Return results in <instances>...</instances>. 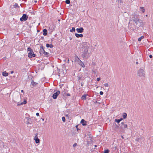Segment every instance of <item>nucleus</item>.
<instances>
[{
  "instance_id": "obj_1",
  "label": "nucleus",
  "mask_w": 153,
  "mask_h": 153,
  "mask_svg": "<svg viewBox=\"0 0 153 153\" xmlns=\"http://www.w3.org/2000/svg\"><path fill=\"white\" fill-rule=\"evenodd\" d=\"M88 47L87 42L84 43L82 44L81 51H82V56L83 58H88L90 56V53H88Z\"/></svg>"
},
{
  "instance_id": "obj_2",
  "label": "nucleus",
  "mask_w": 153,
  "mask_h": 153,
  "mask_svg": "<svg viewBox=\"0 0 153 153\" xmlns=\"http://www.w3.org/2000/svg\"><path fill=\"white\" fill-rule=\"evenodd\" d=\"M144 70L142 69H140L138 71V75L139 76H144L145 74L144 73Z\"/></svg>"
},
{
  "instance_id": "obj_3",
  "label": "nucleus",
  "mask_w": 153,
  "mask_h": 153,
  "mask_svg": "<svg viewBox=\"0 0 153 153\" xmlns=\"http://www.w3.org/2000/svg\"><path fill=\"white\" fill-rule=\"evenodd\" d=\"M113 128L115 131H117L118 128L121 129L123 128V127H121L120 126H119L117 125L115 123H114L113 124Z\"/></svg>"
},
{
  "instance_id": "obj_4",
  "label": "nucleus",
  "mask_w": 153,
  "mask_h": 153,
  "mask_svg": "<svg viewBox=\"0 0 153 153\" xmlns=\"http://www.w3.org/2000/svg\"><path fill=\"white\" fill-rule=\"evenodd\" d=\"M27 16L26 14H24L23 15L22 17L20 18V20L21 21H25L27 19Z\"/></svg>"
},
{
  "instance_id": "obj_5",
  "label": "nucleus",
  "mask_w": 153,
  "mask_h": 153,
  "mask_svg": "<svg viewBox=\"0 0 153 153\" xmlns=\"http://www.w3.org/2000/svg\"><path fill=\"white\" fill-rule=\"evenodd\" d=\"M60 94V91H58L54 93L52 96V97L53 98V99H56L58 96L59 95V94Z\"/></svg>"
},
{
  "instance_id": "obj_6",
  "label": "nucleus",
  "mask_w": 153,
  "mask_h": 153,
  "mask_svg": "<svg viewBox=\"0 0 153 153\" xmlns=\"http://www.w3.org/2000/svg\"><path fill=\"white\" fill-rule=\"evenodd\" d=\"M36 55L33 53V51H30L28 53V56L29 58H31L32 57H35Z\"/></svg>"
},
{
  "instance_id": "obj_7",
  "label": "nucleus",
  "mask_w": 153,
  "mask_h": 153,
  "mask_svg": "<svg viewBox=\"0 0 153 153\" xmlns=\"http://www.w3.org/2000/svg\"><path fill=\"white\" fill-rule=\"evenodd\" d=\"M38 84V83L34 81L31 79V82L30 85V87L31 88H33L34 86Z\"/></svg>"
},
{
  "instance_id": "obj_8",
  "label": "nucleus",
  "mask_w": 153,
  "mask_h": 153,
  "mask_svg": "<svg viewBox=\"0 0 153 153\" xmlns=\"http://www.w3.org/2000/svg\"><path fill=\"white\" fill-rule=\"evenodd\" d=\"M38 134L36 133L34 139L35 140L36 143H38L40 142V140L38 138Z\"/></svg>"
},
{
  "instance_id": "obj_9",
  "label": "nucleus",
  "mask_w": 153,
  "mask_h": 153,
  "mask_svg": "<svg viewBox=\"0 0 153 153\" xmlns=\"http://www.w3.org/2000/svg\"><path fill=\"white\" fill-rule=\"evenodd\" d=\"M92 138L90 136L88 137V140L87 141V145L88 146H89V144H90L92 142Z\"/></svg>"
},
{
  "instance_id": "obj_10",
  "label": "nucleus",
  "mask_w": 153,
  "mask_h": 153,
  "mask_svg": "<svg viewBox=\"0 0 153 153\" xmlns=\"http://www.w3.org/2000/svg\"><path fill=\"white\" fill-rule=\"evenodd\" d=\"M76 30L78 33H82L83 32L84 29L83 27H81L79 28H77Z\"/></svg>"
},
{
  "instance_id": "obj_11",
  "label": "nucleus",
  "mask_w": 153,
  "mask_h": 153,
  "mask_svg": "<svg viewBox=\"0 0 153 153\" xmlns=\"http://www.w3.org/2000/svg\"><path fill=\"white\" fill-rule=\"evenodd\" d=\"M78 62V64L79 65L81 66L83 68L85 67V66L84 64L81 61V60H79Z\"/></svg>"
},
{
  "instance_id": "obj_12",
  "label": "nucleus",
  "mask_w": 153,
  "mask_h": 153,
  "mask_svg": "<svg viewBox=\"0 0 153 153\" xmlns=\"http://www.w3.org/2000/svg\"><path fill=\"white\" fill-rule=\"evenodd\" d=\"M120 124L121 125L120 126L123 127H123H124V128H126L127 127V125L125 124L123 122H122Z\"/></svg>"
},
{
  "instance_id": "obj_13",
  "label": "nucleus",
  "mask_w": 153,
  "mask_h": 153,
  "mask_svg": "<svg viewBox=\"0 0 153 153\" xmlns=\"http://www.w3.org/2000/svg\"><path fill=\"white\" fill-rule=\"evenodd\" d=\"M81 123L83 126H85L86 125V122L84 119H82L81 120Z\"/></svg>"
},
{
  "instance_id": "obj_14",
  "label": "nucleus",
  "mask_w": 153,
  "mask_h": 153,
  "mask_svg": "<svg viewBox=\"0 0 153 153\" xmlns=\"http://www.w3.org/2000/svg\"><path fill=\"white\" fill-rule=\"evenodd\" d=\"M75 35L76 37H82L83 36V35L82 34H79L78 33H75Z\"/></svg>"
},
{
  "instance_id": "obj_15",
  "label": "nucleus",
  "mask_w": 153,
  "mask_h": 153,
  "mask_svg": "<svg viewBox=\"0 0 153 153\" xmlns=\"http://www.w3.org/2000/svg\"><path fill=\"white\" fill-rule=\"evenodd\" d=\"M46 47L47 48H52L53 47V46L52 44H46Z\"/></svg>"
},
{
  "instance_id": "obj_16",
  "label": "nucleus",
  "mask_w": 153,
  "mask_h": 153,
  "mask_svg": "<svg viewBox=\"0 0 153 153\" xmlns=\"http://www.w3.org/2000/svg\"><path fill=\"white\" fill-rule=\"evenodd\" d=\"M2 75L3 76H8V73L6 72V71H4L2 73Z\"/></svg>"
},
{
  "instance_id": "obj_17",
  "label": "nucleus",
  "mask_w": 153,
  "mask_h": 153,
  "mask_svg": "<svg viewBox=\"0 0 153 153\" xmlns=\"http://www.w3.org/2000/svg\"><path fill=\"white\" fill-rule=\"evenodd\" d=\"M27 103V101L26 100H24V101L22 102H21V103H18L17 104V105L18 106H19V105H22L23 104H26Z\"/></svg>"
},
{
  "instance_id": "obj_18",
  "label": "nucleus",
  "mask_w": 153,
  "mask_h": 153,
  "mask_svg": "<svg viewBox=\"0 0 153 153\" xmlns=\"http://www.w3.org/2000/svg\"><path fill=\"white\" fill-rule=\"evenodd\" d=\"M43 35L45 36H46L47 33V30L45 29H43Z\"/></svg>"
},
{
  "instance_id": "obj_19",
  "label": "nucleus",
  "mask_w": 153,
  "mask_h": 153,
  "mask_svg": "<svg viewBox=\"0 0 153 153\" xmlns=\"http://www.w3.org/2000/svg\"><path fill=\"white\" fill-rule=\"evenodd\" d=\"M81 99L82 100H86V95L85 94L83 95L81 97Z\"/></svg>"
},
{
  "instance_id": "obj_20",
  "label": "nucleus",
  "mask_w": 153,
  "mask_h": 153,
  "mask_svg": "<svg viewBox=\"0 0 153 153\" xmlns=\"http://www.w3.org/2000/svg\"><path fill=\"white\" fill-rule=\"evenodd\" d=\"M127 114L126 113H123V117L124 119H125L126 118Z\"/></svg>"
},
{
  "instance_id": "obj_21",
  "label": "nucleus",
  "mask_w": 153,
  "mask_h": 153,
  "mask_svg": "<svg viewBox=\"0 0 153 153\" xmlns=\"http://www.w3.org/2000/svg\"><path fill=\"white\" fill-rule=\"evenodd\" d=\"M43 53L42 54H44V55H46L47 56L48 55L49 53L46 51L44 50H43Z\"/></svg>"
},
{
  "instance_id": "obj_22",
  "label": "nucleus",
  "mask_w": 153,
  "mask_h": 153,
  "mask_svg": "<svg viewBox=\"0 0 153 153\" xmlns=\"http://www.w3.org/2000/svg\"><path fill=\"white\" fill-rule=\"evenodd\" d=\"M132 19L133 20V21L135 22V23L136 24H137L138 22H139V20L138 19Z\"/></svg>"
},
{
  "instance_id": "obj_23",
  "label": "nucleus",
  "mask_w": 153,
  "mask_h": 153,
  "mask_svg": "<svg viewBox=\"0 0 153 153\" xmlns=\"http://www.w3.org/2000/svg\"><path fill=\"white\" fill-rule=\"evenodd\" d=\"M144 38V36H142L140 37L138 39V41L139 42H140L141 41V39H142Z\"/></svg>"
},
{
  "instance_id": "obj_24",
  "label": "nucleus",
  "mask_w": 153,
  "mask_h": 153,
  "mask_svg": "<svg viewBox=\"0 0 153 153\" xmlns=\"http://www.w3.org/2000/svg\"><path fill=\"white\" fill-rule=\"evenodd\" d=\"M14 7L16 8L18 7H19L18 4L16 3H14V4L13 5Z\"/></svg>"
},
{
  "instance_id": "obj_25",
  "label": "nucleus",
  "mask_w": 153,
  "mask_h": 153,
  "mask_svg": "<svg viewBox=\"0 0 153 153\" xmlns=\"http://www.w3.org/2000/svg\"><path fill=\"white\" fill-rule=\"evenodd\" d=\"M75 29L74 27H72V29L70 30V31L71 32H72L73 31H75Z\"/></svg>"
},
{
  "instance_id": "obj_26",
  "label": "nucleus",
  "mask_w": 153,
  "mask_h": 153,
  "mask_svg": "<svg viewBox=\"0 0 153 153\" xmlns=\"http://www.w3.org/2000/svg\"><path fill=\"white\" fill-rule=\"evenodd\" d=\"M110 151L108 149H106L104 150V153H108Z\"/></svg>"
},
{
  "instance_id": "obj_27",
  "label": "nucleus",
  "mask_w": 153,
  "mask_h": 153,
  "mask_svg": "<svg viewBox=\"0 0 153 153\" xmlns=\"http://www.w3.org/2000/svg\"><path fill=\"white\" fill-rule=\"evenodd\" d=\"M140 8L142 10V11L143 13H144L145 11V10L144 9V7H140Z\"/></svg>"
},
{
  "instance_id": "obj_28",
  "label": "nucleus",
  "mask_w": 153,
  "mask_h": 153,
  "mask_svg": "<svg viewBox=\"0 0 153 153\" xmlns=\"http://www.w3.org/2000/svg\"><path fill=\"white\" fill-rule=\"evenodd\" d=\"M27 50L28 51H29V52L32 51L33 50L30 47H29L27 48Z\"/></svg>"
},
{
  "instance_id": "obj_29",
  "label": "nucleus",
  "mask_w": 153,
  "mask_h": 153,
  "mask_svg": "<svg viewBox=\"0 0 153 153\" xmlns=\"http://www.w3.org/2000/svg\"><path fill=\"white\" fill-rule=\"evenodd\" d=\"M75 58L76 61H78L79 60H80L78 56H75Z\"/></svg>"
},
{
  "instance_id": "obj_30",
  "label": "nucleus",
  "mask_w": 153,
  "mask_h": 153,
  "mask_svg": "<svg viewBox=\"0 0 153 153\" xmlns=\"http://www.w3.org/2000/svg\"><path fill=\"white\" fill-rule=\"evenodd\" d=\"M31 121H30L29 119H28L27 120V123L28 124H31Z\"/></svg>"
},
{
  "instance_id": "obj_31",
  "label": "nucleus",
  "mask_w": 153,
  "mask_h": 153,
  "mask_svg": "<svg viewBox=\"0 0 153 153\" xmlns=\"http://www.w3.org/2000/svg\"><path fill=\"white\" fill-rule=\"evenodd\" d=\"M115 122H117V123H119L120 121L119 119H115Z\"/></svg>"
},
{
  "instance_id": "obj_32",
  "label": "nucleus",
  "mask_w": 153,
  "mask_h": 153,
  "mask_svg": "<svg viewBox=\"0 0 153 153\" xmlns=\"http://www.w3.org/2000/svg\"><path fill=\"white\" fill-rule=\"evenodd\" d=\"M65 3L67 4H69L70 3V1L69 0H66L65 1Z\"/></svg>"
},
{
  "instance_id": "obj_33",
  "label": "nucleus",
  "mask_w": 153,
  "mask_h": 153,
  "mask_svg": "<svg viewBox=\"0 0 153 153\" xmlns=\"http://www.w3.org/2000/svg\"><path fill=\"white\" fill-rule=\"evenodd\" d=\"M62 120L63 122H65V117H62Z\"/></svg>"
},
{
  "instance_id": "obj_34",
  "label": "nucleus",
  "mask_w": 153,
  "mask_h": 153,
  "mask_svg": "<svg viewBox=\"0 0 153 153\" xmlns=\"http://www.w3.org/2000/svg\"><path fill=\"white\" fill-rule=\"evenodd\" d=\"M62 93L63 95H65L66 94V93L65 92V90H64L63 91H62Z\"/></svg>"
},
{
  "instance_id": "obj_35",
  "label": "nucleus",
  "mask_w": 153,
  "mask_h": 153,
  "mask_svg": "<svg viewBox=\"0 0 153 153\" xmlns=\"http://www.w3.org/2000/svg\"><path fill=\"white\" fill-rule=\"evenodd\" d=\"M104 85L105 86L107 87H108L109 86L108 83H107L104 84Z\"/></svg>"
},
{
  "instance_id": "obj_36",
  "label": "nucleus",
  "mask_w": 153,
  "mask_h": 153,
  "mask_svg": "<svg viewBox=\"0 0 153 153\" xmlns=\"http://www.w3.org/2000/svg\"><path fill=\"white\" fill-rule=\"evenodd\" d=\"M40 50H42V51H43V50H44V47L43 46H42L41 47V49Z\"/></svg>"
},
{
  "instance_id": "obj_37",
  "label": "nucleus",
  "mask_w": 153,
  "mask_h": 153,
  "mask_svg": "<svg viewBox=\"0 0 153 153\" xmlns=\"http://www.w3.org/2000/svg\"><path fill=\"white\" fill-rule=\"evenodd\" d=\"M39 53H40V54H42L43 53V51L41 50H39Z\"/></svg>"
},
{
  "instance_id": "obj_38",
  "label": "nucleus",
  "mask_w": 153,
  "mask_h": 153,
  "mask_svg": "<svg viewBox=\"0 0 153 153\" xmlns=\"http://www.w3.org/2000/svg\"><path fill=\"white\" fill-rule=\"evenodd\" d=\"M100 95H102L103 94V92L102 91H101L100 92Z\"/></svg>"
},
{
  "instance_id": "obj_39",
  "label": "nucleus",
  "mask_w": 153,
  "mask_h": 153,
  "mask_svg": "<svg viewBox=\"0 0 153 153\" xmlns=\"http://www.w3.org/2000/svg\"><path fill=\"white\" fill-rule=\"evenodd\" d=\"M100 79V78H97V81H99Z\"/></svg>"
},
{
  "instance_id": "obj_40",
  "label": "nucleus",
  "mask_w": 153,
  "mask_h": 153,
  "mask_svg": "<svg viewBox=\"0 0 153 153\" xmlns=\"http://www.w3.org/2000/svg\"><path fill=\"white\" fill-rule=\"evenodd\" d=\"M77 145V144L76 143H75L74 144L73 146L74 147H75Z\"/></svg>"
},
{
  "instance_id": "obj_41",
  "label": "nucleus",
  "mask_w": 153,
  "mask_h": 153,
  "mask_svg": "<svg viewBox=\"0 0 153 153\" xmlns=\"http://www.w3.org/2000/svg\"><path fill=\"white\" fill-rule=\"evenodd\" d=\"M66 96H70V94L69 93L66 94Z\"/></svg>"
},
{
  "instance_id": "obj_42",
  "label": "nucleus",
  "mask_w": 153,
  "mask_h": 153,
  "mask_svg": "<svg viewBox=\"0 0 153 153\" xmlns=\"http://www.w3.org/2000/svg\"><path fill=\"white\" fill-rule=\"evenodd\" d=\"M80 79H81L80 77V76L78 77V81Z\"/></svg>"
},
{
  "instance_id": "obj_43",
  "label": "nucleus",
  "mask_w": 153,
  "mask_h": 153,
  "mask_svg": "<svg viewBox=\"0 0 153 153\" xmlns=\"http://www.w3.org/2000/svg\"><path fill=\"white\" fill-rule=\"evenodd\" d=\"M36 115L38 116H39V114L38 113H36Z\"/></svg>"
},
{
  "instance_id": "obj_44",
  "label": "nucleus",
  "mask_w": 153,
  "mask_h": 153,
  "mask_svg": "<svg viewBox=\"0 0 153 153\" xmlns=\"http://www.w3.org/2000/svg\"><path fill=\"white\" fill-rule=\"evenodd\" d=\"M149 57L150 58H152V55H150L149 56Z\"/></svg>"
},
{
  "instance_id": "obj_45",
  "label": "nucleus",
  "mask_w": 153,
  "mask_h": 153,
  "mask_svg": "<svg viewBox=\"0 0 153 153\" xmlns=\"http://www.w3.org/2000/svg\"><path fill=\"white\" fill-rule=\"evenodd\" d=\"M137 141H140V140H139V138H137L136 139V140Z\"/></svg>"
},
{
  "instance_id": "obj_46",
  "label": "nucleus",
  "mask_w": 153,
  "mask_h": 153,
  "mask_svg": "<svg viewBox=\"0 0 153 153\" xmlns=\"http://www.w3.org/2000/svg\"><path fill=\"white\" fill-rule=\"evenodd\" d=\"M119 120H120V121H122L123 120V119L122 118H121Z\"/></svg>"
},
{
  "instance_id": "obj_47",
  "label": "nucleus",
  "mask_w": 153,
  "mask_h": 153,
  "mask_svg": "<svg viewBox=\"0 0 153 153\" xmlns=\"http://www.w3.org/2000/svg\"><path fill=\"white\" fill-rule=\"evenodd\" d=\"M13 72H13V71H11V74H13Z\"/></svg>"
},
{
  "instance_id": "obj_48",
  "label": "nucleus",
  "mask_w": 153,
  "mask_h": 153,
  "mask_svg": "<svg viewBox=\"0 0 153 153\" xmlns=\"http://www.w3.org/2000/svg\"><path fill=\"white\" fill-rule=\"evenodd\" d=\"M136 64H138V62H136Z\"/></svg>"
},
{
  "instance_id": "obj_49",
  "label": "nucleus",
  "mask_w": 153,
  "mask_h": 153,
  "mask_svg": "<svg viewBox=\"0 0 153 153\" xmlns=\"http://www.w3.org/2000/svg\"><path fill=\"white\" fill-rule=\"evenodd\" d=\"M21 91L22 93H24V91L23 90H22Z\"/></svg>"
},
{
  "instance_id": "obj_50",
  "label": "nucleus",
  "mask_w": 153,
  "mask_h": 153,
  "mask_svg": "<svg viewBox=\"0 0 153 153\" xmlns=\"http://www.w3.org/2000/svg\"><path fill=\"white\" fill-rule=\"evenodd\" d=\"M121 137L123 139H124V137H123V136H121Z\"/></svg>"
},
{
  "instance_id": "obj_51",
  "label": "nucleus",
  "mask_w": 153,
  "mask_h": 153,
  "mask_svg": "<svg viewBox=\"0 0 153 153\" xmlns=\"http://www.w3.org/2000/svg\"><path fill=\"white\" fill-rule=\"evenodd\" d=\"M68 63H69V59H68Z\"/></svg>"
},
{
  "instance_id": "obj_52",
  "label": "nucleus",
  "mask_w": 153,
  "mask_h": 153,
  "mask_svg": "<svg viewBox=\"0 0 153 153\" xmlns=\"http://www.w3.org/2000/svg\"><path fill=\"white\" fill-rule=\"evenodd\" d=\"M77 126H76V128H77Z\"/></svg>"
},
{
  "instance_id": "obj_53",
  "label": "nucleus",
  "mask_w": 153,
  "mask_h": 153,
  "mask_svg": "<svg viewBox=\"0 0 153 153\" xmlns=\"http://www.w3.org/2000/svg\"><path fill=\"white\" fill-rule=\"evenodd\" d=\"M95 146L96 147H97V146H96V145H95Z\"/></svg>"
},
{
  "instance_id": "obj_54",
  "label": "nucleus",
  "mask_w": 153,
  "mask_h": 153,
  "mask_svg": "<svg viewBox=\"0 0 153 153\" xmlns=\"http://www.w3.org/2000/svg\"><path fill=\"white\" fill-rule=\"evenodd\" d=\"M116 149V147H115V149Z\"/></svg>"
}]
</instances>
